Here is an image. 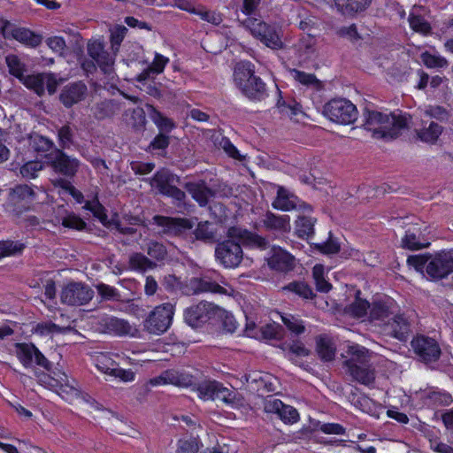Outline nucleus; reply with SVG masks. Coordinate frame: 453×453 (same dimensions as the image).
Segmentation results:
<instances>
[{
	"mask_svg": "<svg viewBox=\"0 0 453 453\" xmlns=\"http://www.w3.org/2000/svg\"><path fill=\"white\" fill-rule=\"evenodd\" d=\"M152 180L158 191L165 196L173 198L178 206L184 203L185 193L174 186L175 182L179 183L180 179L178 176L168 172H157L153 176Z\"/></svg>",
	"mask_w": 453,
	"mask_h": 453,
	"instance_id": "4468645a",
	"label": "nucleus"
},
{
	"mask_svg": "<svg viewBox=\"0 0 453 453\" xmlns=\"http://www.w3.org/2000/svg\"><path fill=\"white\" fill-rule=\"evenodd\" d=\"M52 185L55 188H61L65 193L70 194L78 203H81L83 200V195L74 186L72 185L71 181L64 178H57L52 180Z\"/></svg>",
	"mask_w": 453,
	"mask_h": 453,
	"instance_id": "de8ad7c7",
	"label": "nucleus"
},
{
	"mask_svg": "<svg viewBox=\"0 0 453 453\" xmlns=\"http://www.w3.org/2000/svg\"><path fill=\"white\" fill-rule=\"evenodd\" d=\"M364 119L365 128L372 132L373 138L375 130L386 129L387 125L390 123L388 113L372 110L367 106L364 110Z\"/></svg>",
	"mask_w": 453,
	"mask_h": 453,
	"instance_id": "393cba45",
	"label": "nucleus"
},
{
	"mask_svg": "<svg viewBox=\"0 0 453 453\" xmlns=\"http://www.w3.org/2000/svg\"><path fill=\"white\" fill-rule=\"evenodd\" d=\"M25 249V244L19 242L4 241L0 242V258L20 254Z\"/></svg>",
	"mask_w": 453,
	"mask_h": 453,
	"instance_id": "3c124183",
	"label": "nucleus"
},
{
	"mask_svg": "<svg viewBox=\"0 0 453 453\" xmlns=\"http://www.w3.org/2000/svg\"><path fill=\"white\" fill-rule=\"evenodd\" d=\"M371 320L383 321L390 316V307L383 301H374L369 308Z\"/></svg>",
	"mask_w": 453,
	"mask_h": 453,
	"instance_id": "a19ab883",
	"label": "nucleus"
},
{
	"mask_svg": "<svg viewBox=\"0 0 453 453\" xmlns=\"http://www.w3.org/2000/svg\"><path fill=\"white\" fill-rule=\"evenodd\" d=\"M429 245L430 242L422 241V230L418 225L409 226L401 240V247L409 250H419Z\"/></svg>",
	"mask_w": 453,
	"mask_h": 453,
	"instance_id": "b1692460",
	"label": "nucleus"
},
{
	"mask_svg": "<svg viewBox=\"0 0 453 453\" xmlns=\"http://www.w3.org/2000/svg\"><path fill=\"white\" fill-rule=\"evenodd\" d=\"M337 10L344 15H352L363 12L371 0H334Z\"/></svg>",
	"mask_w": 453,
	"mask_h": 453,
	"instance_id": "c85d7f7f",
	"label": "nucleus"
},
{
	"mask_svg": "<svg viewBox=\"0 0 453 453\" xmlns=\"http://www.w3.org/2000/svg\"><path fill=\"white\" fill-rule=\"evenodd\" d=\"M443 131V127L439 124L432 121L428 127H425L418 131V138L426 143L434 144Z\"/></svg>",
	"mask_w": 453,
	"mask_h": 453,
	"instance_id": "f704fd0d",
	"label": "nucleus"
},
{
	"mask_svg": "<svg viewBox=\"0 0 453 453\" xmlns=\"http://www.w3.org/2000/svg\"><path fill=\"white\" fill-rule=\"evenodd\" d=\"M367 352L365 347H351L349 350L351 357L343 363V366L353 380L365 386L375 380Z\"/></svg>",
	"mask_w": 453,
	"mask_h": 453,
	"instance_id": "7ed1b4c3",
	"label": "nucleus"
},
{
	"mask_svg": "<svg viewBox=\"0 0 453 453\" xmlns=\"http://www.w3.org/2000/svg\"><path fill=\"white\" fill-rule=\"evenodd\" d=\"M58 149H69L74 142V127L66 123L57 129Z\"/></svg>",
	"mask_w": 453,
	"mask_h": 453,
	"instance_id": "c9c22d12",
	"label": "nucleus"
},
{
	"mask_svg": "<svg viewBox=\"0 0 453 453\" xmlns=\"http://www.w3.org/2000/svg\"><path fill=\"white\" fill-rule=\"evenodd\" d=\"M272 205L274 209L282 211H288L296 207L294 202L289 199L288 191L282 187L278 189L277 196Z\"/></svg>",
	"mask_w": 453,
	"mask_h": 453,
	"instance_id": "c03bdc74",
	"label": "nucleus"
},
{
	"mask_svg": "<svg viewBox=\"0 0 453 453\" xmlns=\"http://www.w3.org/2000/svg\"><path fill=\"white\" fill-rule=\"evenodd\" d=\"M234 81L242 95L250 100L260 102L268 96L266 84L255 74V66L250 61L236 64Z\"/></svg>",
	"mask_w": 453,
	"mask_h": 453,
	"instance_id": "f03ea898",
	"label": "nucleus"
},
{
	"mask_svg": "<svg viewBox=\"0 0 453 453\" xmlns=\"http://www.w3.org/2000/svg\"><path fill=\"white\" fill-rule=\"evenodd\" d=\"M220 284L226 285V280L216 271L200 273V293L208 292L225 296H232L234 289L230 292Z\"/></svg>",
	"mask_w": 453,
	"mask_h": 453,
	"instance_id": "a211bd4d",
	"label": "nucleus"
},
{
	"mask_svg": "<svg viewBox=\"0 0 453 453\" xmlns=\"http://www.w3.org/2000/svg\"><path fill=\"white\" fill-rule=\"evenodd\" d=\"M361 295V290L357 289L355 291L354 301L344 308L345 314L353 319H362L365 317L371 306L370 302L365 298H362Z\"/></svg>",
	"mask_w": 453,
	"mask_h": 453,
	"instance_id": "a878e982",
	"label": "nucleus"
},
{
	"mask_svg": "<svg viewBox=\"0 0 453 453\" xmlns=\"http://www.w3.org/2000/svg\"><path fill=\"white\" fill-rule=\"evenodd\" d=\"M263 225L267 230L286 232L290 228L289 217L288 215H276L267 211L263 219Z\"/></svg>",
	"mask_w": 453,
	"mask_h": 453,
	"instance_id": "cd10ccee",
	"label": "nucleus"
},
{
	"mask_svg": "<svg viewBox=\"0 0 453 453\" xmlns=\"http://www.w3.org/2000/svg\"><path fill=\"white\" fill-rule=\"evenodd\" d=\"M410 27L416 33L428 35L432 31L430 23L421 15L410 14L408 18Z\"/></svg>",
	"mask_w": 453,
	"mask_h": 453,
	"instance_id": "37998d69",
	"label": "nucleus"
},
{
	"mask_svg": "<svg viewBox=\"0 0 453 453\" xmlns=\"http://www.w3.org/2000/svg\"><path fill=\"white\" fill-rule=\"evenodd\" d=\"M20 81L30 90H33L39 96L44 94L43 73L37 74L25 75Z\"/></svg>",
	"mask_w": 453,
	"mask_h": 453,
	"instance_id": "79ce46f5",
	"label": "nucleus"
},
{
	"mask_svg": "<svg viewBox=\"0 0 453 453\" xmlns=\"http://www.w3.org/2000/svg\"><path fill=\"white\" fill-rule=\"evenodd\" d=\"M43 169V164L41 161H28L24 164L20 169L19 173L21 176L25 179H35L39 172Z\"/></svg>",
	"mask_w": 453,
	"mask_h": 453,
	"instance_id": "864d4df0",
	"label": "nucleus"
},
{
	"mask_svg": "<svg viewBox=\"0 0 453 453\" xmlns=\"http://www.w3.org/2000/svg\"><path fill=\"white\" fill-rule=\"evenodd\" d=\"M323 113L332 122L344 126L353 124L358 116L356 105L346 98L329 100L324 105Z\"/></svg>",
	"mask_w": 453,
	"mask_h": 453,
	"instance_id": "39448f33",
	"label": "nucleus"
},
{
	"mask_svg": "<svg viewBox=\"0 0 453 453\" xmlns=\"http://www.w3.org/2000/svg\"><path fill=\"white\" fill-rule=\"evenodd\" d=\"M316 219L310 216H300L296 221V232L298 237L309 239L314 234Z\"/></svg>",
	"mask_w": 453,
	"mask_h": 453,
	"instance_id": "473e14b6",
	"label": "nucleus"
},
{
	"mask_svg": "<svg viewBox=\"0 0 453 453\" xmlns=\"http://www.w3.org/2000/svg\"><path fill=\"white\" fill-rule=\"evenodd\" d=\"M170 143V138L169 136L160 132L157 135L154 137V139L150 142L148 148L146 149L147 151L151 153H157L158 155H162L165 149L169 146Z\"/></svg>",
	"mask_w": 453,
	"mask_h": 453,
	"instance_id": "49530a36",
	"label": "nucleus"
},
{
	"mask_svg": "<svg viewBox=\"0 0 453 453\" xmlns=\"http://www.w3.org/2000/svg\"><path fill=\"white\" fill-rule=\"evenodd\" d=\"M226 310L212 303L200 301V329L203 328V332L217 331L223 324L226 325Z\"/></svg>",
	"mask_w": 453,
	"mask_h": 453,
	"instance_id": "6e6552de",
	"label": "nucleus"
},
{
	"mask_svg": "<svg viewBox=\"0 0 453 453\" xmlns=\"http://www.w3.org/2000/svg\"><path fill=\"white\" fill-rule=\"evenodd\" d=\"M92 111L96 119H104L114 115L116 111L115 104L112 100H104L96 104Z\"/></svg>",
	"mask_w": 453,
	"mask_h": 453,
	"instance_id": "58836bf2",
	"label": "nucleus"
},
{
	"mask_svg": "<svg viewBox=\"0 0 453 453\" xmlns=\"http://www.w3.org/2000/svg\"><path fill=\"white\" fill-rule=\"evenodd\" d=\"M47 163L54 172L67 178L75 176L80 166V161L65 153L61 149L55 148L45 155Z\"/></svg>",
	"mask_w": 453,
	"mask_h": 453,
	"instance_id": "1a4fd4ad",
	"label": "nucleus"
},
{
	"mask_svg": "<svg viewBox=\"0 0 453 453\" xmlns=\"http://www.w3.org/2000/svg\"><path fill=\"white\" fill-rule=\"evenodd\" d=\"M94 296L92 288L82 282H70L60 293V301L70 306H80L88 303Z\"/></svg>",
	"mask_w": 453,
	"mask_h": 453,
	"instance_id": "9d476101",
	"label": "nucleus"
},
{
	"mask_svg": "<svg viewBox=\"0 0 453 453\" xmlns=\"http://www.w3.org/2000/svg\"><path fill=\"white\" fill-rule=\"evenodd\" d=\"M147 254L156 263L163 262L167 257V250L163 243L150 241L147 244Z\"/></svg>",
	"mask_w": 453,
	"mask_h": 453,
	"instance_id": "a18cd8bd",
	"label": "nucleus"
},
{
	"mask_svg": "<svg viewBox=\"0 0 453 453\" xmlns=\"http://www.w3.org/2000/svg\"><path fill=\"white\" fill-rule=\"evenodd\" d=\"M152 223L161 226L162 234L169 236H179L193 227V224L188 219L173 218L162 215H155Z\"/></svg>",
	"mask_w": 453,
	"mask_h": 453,
	"instance_id": "2eb2a0df",
	"label": "nucleus"
},
{
	"mask_svg": "<svg viewBox=\"0 0 453 453\" xmlns=\"http://www.w3.org/2000/svg\"><path fill=\"white\" fill-rule=\"evenodd\" d=\"M94 60L104 73H110L112 71L114 60L106 50L101 52Z\"/></svg>",
	"mask_w": 453,
	"mask_h": 453,
	"instance_id": "e2e57ef3",
	"label": "nucleus"
},
{
	"mask_svg": "<svg viewBox=\"0 0 453 453\" xmlns=\"http://www.w3.org/2000/svg\"><path fill=\"white\" fill-rule=\"evenodd\" d=\"M268 265L274 271L288 273L295 267V257L286 250L273 246L268 258Z\"/></svg>",
	"mask_w": 453,
	"mask_h": 453,
	"instance_id": "aec40b11",
	"label": "nucleus"
},
{
	"mask_svg": "<svg viewBox=\"0 0 453 453\" xmlns=\"http://www.w3.org/2000/svg\"><path fill=\"white\" fill-rule=\"evenodd\" d=\"M29 141L32 149L38 153L49 152L55 149L54 142L50 138L38 134L30 135Z\"/></svg>",
	"mask_w": 453,
	"mask_h": 453,
	"instance_id": "ea45409f",
	"label": "nucleus"
},
{
	"mask_svg": "<svg viewBox=\"0 0 453 453\" xmlns=\"http://www.w3.org/2000/svg\"><path fill=\"white\" fill-rule=\"evenodd\" d=\"M337 35L341 37L349 39L352 42H356L361 39L355 24L340 27L337 31Z\"/></svg>",
	"mask_w": 453,
	"mask_h": 453,
	"instance_id": "774afa93",
	"label": "nucleus"
},
{
	"mask_svg": "<svg viewBox=\"0 0 453 453\" xmlns=\"http://www.w3.org/2000/svg\"><path fill=\"white\" fill-rule=\"evenodd\" d=\"M432 403L441 406H449L453 403L452 395L446 391H430L426 395Z\"/></svg>",
	"mask_w": 453,
	"mask_h": 453,
	"instance_id": "4d7b16f0",
	"label": "nucleus"
},
{
	"mask_svg": "<svg viewBox=\"0 0 453 453\" xmlns=\"http://www.w3.org/2000/svg\"><path fill=\"white\" fill-rule=\"evenodd\" d=\"M282 322L291 333L296 334H301L305 331L303 320L292 315L282 317Z\"/></svg>",
	"mask_w": 453,
	"mask_h": 453,
	"instance_id": "052dcab7",
	"label": "nucleus"
},
{
	"mask_svg": "<svg viewBox=\"0 0 453 453\" xmlns=\"http://www.w3.org/2000/svg\"><path fill=\"white\" fill-rule=\"evenodd\" d=\"M233 195V188L218 178L209 181L200 177V207H205L210 199L228 198Z\"/></svg>",
	"mask_w": 453,
	"mask_h": 453,
	"instance_id": "f8f14e48",
	"label": "nucleus"
},
{
	"mask_svg": "<svg viewBox=\"0 0 453 453\" xmlns=\"http://www.w3.org/2000/svg\"><path fill=\"white\" fill-rule=\"evenodd\" d=\"M314 426L315 430L325 434L343 435L346 433V428L339 423H323L318 421Z\"/></svg>",
	"mask_w": 453,
	"mask_h": 453,
	"instance_id": "5fc2aeb1",
	"label": "nucleus"
},
{
	"mask_svg": "<svg viewBox=\"0 0 453 453\" xmlns=\"http://www.w3.org/2000/svg\"><path fill=\"white\" fill-rule=\"evenodd\" d=\"M3 35L5 38H13L31 47H37L42 42V36L25 27H16L6 21L3 27Z\"/></svg>",
	"mask_w": 453,
	"mask_h": 453,
	"instance_id": "6ab92c4d",
	"label": "nucleus"
},
{
	"mask_svg": "<svg viewBox=\"0 0 453 453\" xmlns=\"http://www.w3.org/2000/svg\"><path fill=\"white\" fill-rule=\"evenodd\" d=\"M173 314L174 308L170 303L157 306L144 320V329L157 335L165 333L172 324Z\"/></svg>",
	"mask_w": 453,
	"mask_h": 453,
	"instance_id": "0eeeda50",
	"label": "nucleus"
},
{
	"mask_svg": "<svg viewBox=\"0 0 453 453\" xmlns=\"http://www.w3.org/2000/svg\"><path fill=\"white\" fill-rule=\"evenodd\" d=\"M233 392L225 388L222 383L216 380H210L200 383V398L221 399L226 403L233 400Z\"/></svg>",
	"mask_w": 453,
	"mask_h": 453,
	"instance_id": "4be33fe9",
	"label": "nucleus"
},
{
	"mask_svg": "<svg viewBox=\"0 0 453 453\" xmlns=\"http://www.w3.org/2000/svg\"><path fill=\"white\" fill-rule=\"evenodd\" d=\"M390 115V123L387 125L386 129L375 130L374 138L392 140L397 138L401 130L404 129L408 126L407 118L405 115L394 113H388Z\"/></svg>",
	"mask_w": 453,
	"mask_h": 453,
	"instance_id": "5701e85b",
	"label": "nucleus"
},
{
	"mask_svg": "<svg viewBox=\"0 0 453 453\" xmlns=\"http://www.w3.org/2000/svg\"><path fill=\"white\" fill-rule=\"evenodd\" d=\"M453 273V250H440L434 255L426 265L427 275L434 280H442Z\"/></svg>",
	"mask_w": 453,
	"mask_h": 453,
	"instance_id": "9b49d317",
	"label": "nucleus"
},
{
	"mask_svg": "<svg viewBox=\"0 0 453 453\" xmlns=\"http://www.w3.org/2000/svg\"><path fill=\"white\" fill-rule=\"evenodd\" d=\"M150 384L152 386L172 384L178 387L188 388L195 386V378L187 372L167 370L159 376L151 379Z\"/></svg>",
	"mask_w": 453,
	"mask_h": 453,
	"instance_id": "f3484780",
	"label": "nucleus"
},
{
	"mask_svg": "<svg viewBox=\"0 0 453 453\" xmlns=\"http://www.w3.org/2000/svg\"><path fill=\"white\" fill-rule=\"evenodd\" d=\"M316 351L320 360L331 362L335 357L336 347L329 336L320 334L316 338Z\"/></svg>",
	"mask_w": 453,
	"mask_h": 453,
	"instance_id": "bb28decb",
	"label": "nucleus"
},
{
	"mask_svg": "<svg viewBox=\"0 0 453 453\" xmlns=\"http://www.w3.org/2000/svg\"><path fill=\"white\" fill-rule=\"evenodd\" d=\"M35 196L34 189L27 184L16 185L10 190V197L12 202L32 201Z\"/></svg>",
	"mask_w": 453,
	"mask_h": 453,
	"instance_id": "4c0bfd02",
	"label": "nucleus"
},
{
	"mask_svg": "<svg viewBox=\"0 0 453 453\" xmlns=\"http://www.w3.org/2000/svg\"><path fill=\"white\" fill-rule=\"evenodd\" d=\"M128 266L131 270L139 273H145L148 270L155 269L157 265L144 254L141 252H134L129 257Z\"/></svg>",
	"mask_w": 453,
	"mask_h": 453,
	"instance_id": "c756f323",
	"label": "nucleus"
},
{
	"mask_svg": "<svg viewBox=\"0 0 453 453\" xmlns=\"http://www.w3.org/2000/svg\"><path fill=\"white\" fill-rule=\"evenodd\" d=\"M431 260L430 253L411 255L407 258V264L409 266L413 267L418 273H424L426 270V265Z\"/></svg>",
	"mask_w": 453,
	"mask_h": 453,
	"instance_id": "8fccbe9b",
	"label": "nucleus"
},
{
	"mask_svg": "<svg viewBox=\"0 0 453 453\" xmlns=\"http://www.w3.org/2000/svg\"><path fill=\"white\" fill-rule=\"evenodd\" d=\"M73 327L71 326H60L52 321H42L38 323L34 332L41 336L51 335V334H65L73 331Z\"/></svg>",
	"mask_w": 453,
	"mask_h": 453,
	"instance_id": "2f4dec72",
	"label": "nucleus"
},
{
	"mask_svg": "<svg viewBox=\"0 0 453 453\" xmlns=\"http://www.w3.org/2000/svg\"><path fill=\"white\" fill-rule=\"evenodd\" d=\"M5 61L10 73L20 81L25 76L26 65L13 54L8 55Z\"/></svg>",
	"mask_w": 453,
	"mask_h": 453,
	"instance_id": "09e8293b",
	"label": "nucleus"
},
{
	"mask_svg": "<svg viewBox=\"0 0 453 453\" xmlns=\"http://www.w3.org/2000/svg\"><path fill=\"white\" fill-rule=\"evenodd\" d=\"M87 91V86L82 81L72 82L63 88L59 94V100L66 108H70L82 101Z\"/></svg>",
	"mask_w": 453,
	"mask_h": 453,
	"instance_id": "412c9836",
	"label": "nucleus"
},
{
	"mask_svg": "<svg viewBox=\"0 0 453 453\" xmlns=\"http://www.w3.org/2000/svg\"><path fill=\"white\" fill-rule=\"evenodd\" d=\"M150 118L162 133L165 134L167 132H170L174 127V124L172 119L164 116L161 112H159L154 108L152 110V112L150 113Z\"/></svg>",
	"mask_w": 453,
	"mask_h": 453,
	"instance_id": "603ef678",
	"label": "nucleus"
},
{
	"mask_svg": "<svg viewBox=\"0 0 453 453\" xmlns=\"http://www.w3.org/2000/svg\"><path fill=\"white\" fill-rule=\"evenodd\" d=\"M279 98L276 106L281 114L289 117L297 116L302 111V105L293 97L284 99L280 89L276 86Z\"/></svg>",
	"mask_w": 453,
	"mask_h": 453,
	"instance_id": "7c9ffc66",
	"label": "nucleus"
},
{
	"mask_svg": "<svg viewBox=\"0 0 453 453\" xmlns=\"http://www.w3.org/2000/svg\"><path fill=\"white\" fill-rule=\"evenodd\" d=\"M422 60L424 65L428 68L443 67L447 64L444 58L435 56L428 52L422 54Z\"/></svg>",
	"mask_w": 453,
	"mask_h": 453,
	"instance_id": "338daca9",
	"label": "nucleus"
},
{
	"mask_svg": "<svg viewBox=\"0 0 453 453\" xmlns=\"http://www.w3.org/2000/svg\"><path fill=\"white\" fill-rule=\"evenodd\" d=\"M330 235L332 234H330ZM316 249L322 254L334 255L340 251L341 245L336 239L329 236L327 241L316 244Z\"/></svg>",
	"mask_w": 453,
	"mask_h": 453,
	"instance_id": "bf43d9fd",
	"label": "nucleus"
},
{
	"mask_svg": "<svg viewBox=\"0 0 453 453\" xmlns=\"http://www.w3.org/2000/svg\"><path fill=\"white\" fill-rule=\"evenodd\" d=\"M411 346L417 360L425 365L437 363L441 358V345L433 337L417 334L411 341Z\"/></svg>",
	"mask_w": 453,
	"mask_h": 453,
	"instance_id": "423d86ee",
	"label": "nucleus"
},
{
	"mask_svg": "<svg viewBox=\"0 0 453 453\" xmlns=\"http://www.w3.org/2000/svg\"><path fill=\"white\" fill-rule=\"evenodd\" d=\"M394 336L398 340H405L408 335L410 326L402 318L398 317L393 324Z\"/></svg>",
	"mask_w": 453,
	"mask_h": 453,
	"instance_id": "69168bd1",
	"label": "nucleus"
},
{
	"mask_svg": "<svg viewBox=\"0 0 453 453\" xmlns=\"http://www.w3.org/2000/svg\"><path fill=\"white\" fill-rule=\"evenodd\" d=\"M203 136L210 138L216 147L224 150V152L231 158L242 161L244 157L240 153L239 150L231 142V140L224 136L219 130L200 128Z\"/></svg>",
	"mask_w": 453,
	"mask_h": 453,
	"instance_id": "dca6fc26",
	"label": "nucleus"
},
{
	"mask_svg": "<svg viewBox=\"0 0 453 453\" xmlns=\"http://www.w3.org/2000/svg\"><path fill=\"white\" fill-rule=\"evenodd\" d=\"M425 115L431 119H435L440 122H448L450 117V112L443 106L429 105L425 111Z\"/></svg>",
	"mask_w": 453,
	"mask_h": 453,
	"instance_id": "6e6d98bb",
	"label": "nucleus"
},
{
	"mask_svg": "<svg viewBox=\"0 0 453 453\" xmlns=\"http://www.w3.org/2000/svg\"><path fill=\"white\" fill-rule=\"evenodd\" d=\"M244 24L253 37L266 47L273 50H280L283 47L281 30L275 23H267L257 18H248Z\"/></svg>",
	"mask_w": 453,
	"mask_h": 453,
	"instance_id": "20e7f679",
	"label": "nucleus"
},
{
	"mask_svg": "<svg viewBox=\"0 0 453 453\" xmlns=\"http://www.w3.org/2000/svg\"><path fill=\"white\" fill-rule=\"evenodd\" d=\"M104 326L109 333L120 336L129 334L132 329L127 321L116 317L107 318Z\"/></svg>",
	"mask_w": 453,
	"mask_h": 453,
	"instance_id": "72a5a7b5",
	"label": "nucleus"
},
{
	"mask_svg": "<svg viewBox=\"0 0 453 453\" xmlns=\"http://www.w3.org/2000/svg\"><path fill=\"white\" fill-rule=\"evenodd\" d=\"M15 348L17 357L25 367H30L35 364L47 371L51 369V363L35 344L19 342L15 344Z\"/></svg>",
	"mask_w": 453,
	"mask_h": 453,
	"instance_id": "ddd939ff",
	"label": "nucleus"
},
{
	"mask_svg": "<svg viewBox=\"0 0 453 453\" xmlns=\"http://www.w3.org/2000/svg\"><path fill=\"white\" fill-rule=\"evenodd\" d=\"M291 73L297 82L304 86H314L319 82L316 75L313 73H308L297 69H293Z\"/></svg>",
	"mask_w": 453,
	"mask_h": 453,
	"instance_id": "680f3d73",
	"label": "nucleus"
},
{
	"mask_svg": "<svg viewBox=\"0 0 453 453\" xmlns=\"http://www.w3.org/2000/svg\"><path fill=\"white\" fill-rule=\"evenodd\" d=\"M227 236L230 239L218 243L215 249L216 259L225 268H235L242 261L243 252L241 242L257 247H263L265 244V240L262 236L238 226L229 227Z\"/></svg>",
	"mask_w": 453,
	"mask_h": 453,
	"instance_id": "f257e3e1",
	"label": "nucleus"
},
{
	"mask_svg": "<svg viewBox=\"0 0 453 453\" xmlns=\"http://www.w3.org/2000/svg\"><path fill=\"white\" fill-rule=\"evenodd\" d=\"M104 373L119 378L122 381H132L134 378V373L132 370H124L121 368H110L102 365H97Z\"/></svg>",
	"mask_w": 453,
	"mask_h": 453,
	"instance_id": "13d9d810",
	"label": "nucleus"
},
{
	"mask_svg": "<svg viewBox=\"0 0 453 453\" xmlns=\"http://www.w3.org/2000/svg\"><path fill=\"white\" fill-rule=\"evenodd\" d=\"M96 288L98 294L105 300H119L120 297L119 291L115 288L104 283H99Z\"/></svg>",
	"mask_w": 453,
	"mask_h": 453,
	"instance_id": "0e129e2a",
	"label": "nucleus"
},
{
	"mask_svg": "<svg viewBox=\"0 0 453 453\" xmlns=\"http://www.w3.org/2000/svg\"><path fill=\"white\" fill-rule=\"evenodd\" d=\"M284 290L292 292L303 299H313L315 294L311 288L304 281L294 280L283 287Z\"/></svg>",
	"mask_w": 453,
	"mask_h": 453,
	"instance_id": "e433bc0d",
	"label": "nucleus"
}]
</instances>
